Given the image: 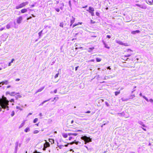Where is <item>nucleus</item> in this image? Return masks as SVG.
Segmentation results:
<instances>
[{
	"label": "nucleus",
	"instance_id": "obj_37",
	"mask_svg": "<svg viewBox=\"0 0 153 153\" xmlns=\"http://www.w3.org/2000/svg\"><path fill=\"white\" fill-rule=\"evenodd\" d=\"M120 91H116L115 92V95L116 96H117V95H118V94H120Z\"/></svg>",
	"mask_w": 153,
	"mask_h": 153
},
{
	"label": "nucleus",
	"instance_id": "obj_11",
	"mask_svg": "<svg viewBox=\"0 0 153 153\" xmlns=\"http://www.w3.org/2000/svg\"><path fill=\"white\" fill-rule=\"evenodd\" d=\"M45 87V86H43L41 88H40L37 91H36V93L39 92H41L44 89V88Z\"/></svg>",
	"mask_w": 153,
	"mask_h": 153
},
{
	"label": "nucleus",
	"instance_id": "obj_43",
	"mask_svg": "<svg viewBox=\"0 0 153 153\" xmlns=\"http://www.w3.org/2000/svg\"><path fill=\"white\" fill-rule=\"evenodd\" d=\"M39 132V131L37 130H35L34 131V134H37L38 133V132Z\"/></svg>",
	"mask_w": 153,
	"mask_h": 153
},
{
	"label": "nucleus",
	"instance_id": "obj_20",
	"mask_svg": "<svg viewBox=\"0 0 153 153\" xmlns=\"http://www.w3.org/2000/svg\"><path fill=\"white\" fill-rule=\"evenodd\" d=\"M72 19H71L70 21V23L71 24H73V23L75 22V18H74L73 16H72Z\"/></svg>",
	"mask_w": 153,
	"mask_h": 153
},
{
	"label": "nucleus",
	"instance_id": "obj_45",
	"mask_svg": "<svg viewBox=\"0 0 153 153\" xmlns=\"http://www.w3.org/2000/svg\"><path fill=\"white\" fill-rule=\"evenodd\" d=\"M59 74V73H58L57 74H56V75L54 76L55 78H56L58 77Z\"/></svg>",
	"mask_w": 153,
	"mask_h": 153
},
{
	"label": "nucleus",
	"instance_id": "obj_2",
	"mask_svg": "<svg viewBox=\"0 0 153 153\" xmlns=\"http://www.w3.org/2000/svg\"><path fill=\"white\" fill-rule=\"evenodd\" d=\"M81 139L84 140L85 142V144H86L92 141L90 137H88L86 136L81 137Z\"/></svg>",
	"mask_w": 153,
	"mask_h": 153
},
{
	"label": "nucleus",
	"instance_id": "obj_48",
	"mask_svg": "<svg viewBox=\"0 0 153 153\" xmlns=\"http://www.w3.org/2000/svg\"><path fill=\"white\" fill-rule=\"evenodd\" d=\"M149 102H151V103H153V100L152 99H149Z\"/></svg>",
	"mask_w": 153,
	"mask_h": 153
},
{
	"label": "nucleus",
	"instance_id": "obj_52",
	"mask_svg": "<svg viewBox=\"0 0 153 153\" xmlns=\"http://www.w3.org/2000/svg\"><path fill=\"white\" fill-rule=\"evenodd\" d=\"M77 134L76 133H72V135H74V136H76L77 135Z\"/></svg>",
	"mask_w": 153,
	"mask_h": 153
},
{
	"label": "nucleus",
	"instance_id": "obj_36",
	"mask_svg": "<svg viewBox=\"0 0 153 153\" xmlns=\"http://www.w3.org/2000/svg\"><path fill=\"white\" fill-rule=\"evenodd\" d=\"M38 120V119L37 118H35L33 121V122L34 123H36Z\"/></svg>",
	"mask_w": 153,
	"mask_h": 153
},
{
	"label": "nucleus",
	"instance_id": "obj_17",
	"mask_svg": "<svg viewBox=\"0 0 153 153\" xmlns=\"http://www.w3.org/2000/svg\"><path fill=\"white\" fill-rule=\"evenodd\" d=\"M51 99H49L48 100H45L44 101H43L42 102L40 105H39L40 106H42L43 105V104L45 102H48V101H49V100H50Z\"/></svg>",
	"mask_w": 153,
	"mask_h": 153
},
{
	"label": "nucleus",
	"instance_id": "obj_13",
	"mask_svg": "<svg viewBox=\"0 0 153 153\" xmlns=\"http://www.w3.org/2000/svg\"><path fill=\"white\" fill-rule=\"evenodd\" d=\"M50 146V144L48 142H46L44 145V147H45V148H47L48 147Z\"/></svg>",
	"mask_w": 153,
	"mask_h": 153
},
{
	"label": "nucleus",
	"instance_id": "obj_47",
	"mask_svg": "<svg viewBox=\"0 0 153 153\" xmlns=\"http://www.w3.org/2000/svg\"><path fill=\"white\" fill-rule=\"evenodd\" d=\"M16 109H19V110H22V109L21 108H20L18 106H17L16 107Z\"/></svg>",
	"mask_w": 153,
	"mask_h": 153
},
{
	"label": "nucleus",
	"instance_id": "obj_64",
	"mask_svg": "<svg viewBox=\"0 0 153 153\" xmlns=\"http://www.w3.org/2000/svg\"><path fill=\"white\" fill-rule=\"evenodd\" d=\"M72 138V137H70L69 138V140H71V139Z\"/></svg>",
	"mask_w": 153,
	"mask_h": 153
},
{
	"label": "nucleus",
	"instance_id": "obj_55",
	"mask_svg": "<svg viewBox=\"0 0 153 153\" xmlns=\"http://www.w3.org/2000/svg\"><path fill=\"white\" fill-rule=\"evenodd\" d=\"M5 28V27H1L0 29V31H2Z\"/></svg>",
	"mask_w": 153,
	"mask_h": 153
},
{
	"label": "nucleus",
	"instance_id": "obj_15",
	"mask_svg": "<svg viewBox=\"0 0 153 153\" xmlns=\"http://www.w3.org/2000/svg\"><path fill=\"white\" fill-rule=\"evenodd\" d=\"M102 42L104 45L105 47V48L107 49H109L110 48V47L109 46H108V45L106 44L103 41H102Z\"/></svg>",
	"mask_w": 153,
	"mask_h": 153
},
{
	"label": "nucleus",
	"instance_id": "obj_7",
	"mask_svg": "<svg viewBox=\"0 0 153 153\" xmlns=\"http://www.w3.org/2000/svg\"><path fill=\"white\" fill-rule=\"evenodd\" d=\"M13 22H10L8 24L6 25V28L7 29H10L13 25Z\"/></svg>",
	"mask_w": 153,
	"mask_h": 153
},
{
	"label": "nucleus",
	"instance_id": "obj_42",
	"mask_svg": "<svg viewBox=\"0 0 153 153\" xmlns=\"http://www.w3.org/2000/svg\"><path fill=\"white\" fill-rule=\"evenodd\" d=\"M59 26L60 27H63V23H60Z\"/></svg>",
	"mask_w": 153,
	"mask_h": 153
},
{
	"label": "nucleus",
	"instance_id": "obj_34",
	"mask_svg": "<svg viewBox=\"0 0 153 153\" xmlns=\"http://www.w3.org/2000/svg\"><path fill=\"white\" fill-rule=\"evenodd\" d=\"M42 30H41L40 32L38 34L39 37H40L41 36V34L42 33Z\"/></svg>",
	"mask_w": 153,
	"mask_h": 153
},
{
	"label": "nucleus",
	"instance_id": "obj_9",
	"mask_svg": "<svg viewBox=\"0 0 153 153\" xmlns=\"http://www.w3.org/2000/svg\"><path fill=\"white\" fill-rule=\"evenodd\" d=\"M8 83V82L7 80H5L1 82V85H3L4 84L7 85Z\"/></svg>",
	"mask_w": 153,
	"mask_h": 153
},
{
	"label": "nucleus",
	"instance_id": "obj_32",
	"mask_svg": "<svg viewBox=\"0 0 153 153\" xmlns=\"http://www.w3.org/2000/svg\"><path fill=\"white\" fill-rule=\"evenodd\" d=\"M15 94V92H10V95L11 96H14V94Z\"/></svg>",
	"mask_w": 153,
	"mask_h": 153
},
{
	"label": "nucleus",
	"instance_id": "obj_27",
	"mask_svg": "<svg viewBox=\"0 0 153 153\" xmlns=\"http://www.w3.org/2000/svg\"><path fill=\"white\" fill-rule=\"evenodd\" d=\"M94 49V47H92V48H89L88 50V52H91L92 50Z\"/></svg>",
	"mask_w": 153,
	"mask_h": 153
},
{
	"label": "nucleus",
	"instance_id": "obj_25",
	"mask_svg": "<svg viewBox=\"0 0 153 153\" xmlns=\"http://www.w3.org/2000/svg\"><path fill=\"white\" fill-rule=\"evenodd\" d=\"M112 78L111 76H105L104 78V79H108Z\"/></svg>",
	"mask_w": 153,
	"mask_h": 153
},
{
	"label": "nucleus",
	"instance_id": "obj_19",
	"mask_svg": "<svg viewBox=\"0 0 153 153\" xmlns=\"http://www.w3.org/2000/svg\"><path fill=\"white\" fill-rule=\"evenodd\" d=\"M27 11V10L26 9H23L21 10V12L23 13L26 12Z\"/></svg>",
	"mask_w": 153,
	"mask_h": 153
},
{
	"label": "nucleus",
	"instance_id": "obj_24",
	"mask_svg": "<svg viewBox=\"0 0 153 153\" xmlns=\"http://www.w3.org/2000/svg\"><path fill=\"white\" fill-rule=\"evenodd\" d=\"M148 2H149V4H153V0H148Z\"/></svg>",
	"mask_w": 153,
	"mask_h": 153
},
{
	"label": "nucleus",
	"instance_id": "obj_62",
	"mask_svg": "<svg viewBox=\"0 0 153 153\" xmlns=\"http://www.w3.org/2000/svg\"><path fill=\"white\" fill-rule=\"evenodd\" d=\"M91 111H88L85 112V113H90Z\"/></svg>",
	"mask_w": 153,
	"mask_h": 153
},
{
	"label": "nucleus",
	"instance_id": "obj_56",
	"mask_svg": "<svg viewBox=\"0 0 153 153\" xmlns=\"http://www.w3.org/2000/svg\"><path fill=\"white\" fill-rule=\"evenodd\" d=\"M136 5L139 7H140V8L142 5H140V4H136Z\"/></svg>",
	"mask_w": 153,
	"mask_h": 153
},
{
	"label": "nucleus",
	"instance_id": "obj_35",
	"mask_svg": "<svg viewBox=\"0 0 153 153\" xmlns=\"http://www.w3.org/2000/svg\"><path fill=\"white\" fill-rule=\"evenodd\" d=\"M96 59L97 62H100L101 61V59L99 58H97Z\"/></svg>",
	"mask_w": 153,
	"mask_h": 153
},
{
	"label": "nucleus",
	"instance_id": "obj_60",
	"mask_svg": "<svg viewBox=\"0 0 153 153\" xmlns=\"http://www.w3.org/2000/svg\"><path fill=\"white\" fill-rule=\"evenodd\" d=\"M10 92H8V91H7L6 92V95H7V94H9L10 95Z\"/></svg>",
	"mask_w": 153,
	"mask_h": 153
},
{
	"label": "nucleus",
	"instance_id": "obj_1",
	"mask_svg": "<svg viewBox=\"0 0 153 153\" xmlns=\"http://www.w3.org/2000/svg\"><path fill=\"white\" fill-rule=\"evenodd\" d=\"M9 101L7 100L6 97L4 96H2V98L0 99V105L2 108L6 109L7 110H9Z\"/></svg>",
	"mask_w": 153,
	"mask_h": 153
},
{
	"label": "nucleus",
	"instance_id": "obj_23",
	"mask_svg": "<svg viewBox=\"0 0 153 153\" xmlns=\"http://www.w3.org/2000/svg\"><path fill=\"white\" fill-rule=\"evenodd\" d=\"M62 135L65 138H66L68 136V134H67L66 133H64L62 134Z\"/></svg>",
	"mask_w": 153,
	"mask_h": 153
},
{
	"label": "nucleus",
	"instance_id": "obj_39",
	"mask_svg": "<svg viewBox=\"0 0 153 153\" xmlns=\"http://www.w3.org/2000/svg\"><path fill=\"white\" fill-rule=\"evenodd\" d=\"M17 147H18V143H16V146L15 148V152H17Z\"/></svg>",
	"mask_w": 153,
	"mask_h": 153
},
{
	"label": "nucleus",
	"instance_id": "obj_18",
	"mask_svg": "<svg viewBox=\"0 0 153 153\" xmlns=\"http://www.w3.org/2000/svg\"><path fill=\"white\" fill-rule=\"evenodd\" d=\"M125 52L128 53V54H130V53H131L132 54L131 52H132V51L130 49H128L125 51Z\"/></svg>",
	"mask_w": 153,
	"mask_h": 153
},
{
	"label": "nucleus",
	"instance_id": "obj_16",
	"mask_svg": "<svg viewBox=\"0 0 153 153\" xmlns=\"http://www.w3.org/2000/svg\"><path fill=\"white\" fill-rule=\"evenodd\" d=\"M51 99H49L48 100H45L44 101H43L42 102L40 105H39L40 106H42L43 105V104L45 102H48V101H49V100H50Z\"/></svg>",
	"mask_w": 153,
	"mask_h": 153
},
{
	"label": "nucleus",
	"instance_id": "obj_57",
	"mask_svg": "<svg viewBox=\"0 0 153 153\" xmlns=\"http://www.w3.org/2000/svg\"><path fill=\"white\" fill-rule=\"evenodd\" d=\"M79 143H81L79 142V141H76V142L75 144H76V145H78Z\"/></svg>",
	"mask_w": 153,
	"mask_h": 153
},
{
	"label": "nucleus",
	"instance_id": "obj_40",
	"mask_svg": "<svg viewBox=\"0 0 153 153\" xmlns=\"http://www.w3.org/2000/svg\"><path fill=\"white\" fill-rule=\"evenodd\" d=\"M121 100L123 101H127V99H125L124 98H122L121 99Z\"/></svg>",
	"mask_w": 153,
	"mask_h": 153
},
{
	"label": "nucleus",
	"instance_id": "obj_53",
	"mask_svg": "<svg viewBox=\"0 0 153 153\" xmlns=\"http://www.w3.org/2000/svg\"><path fill=\"white\" fill-rule=\"evenodd\" d=\"M78 25V24H74L73 25V28H74V27H75L76 26Z\"/></svg>",
	"mask_w": 153,
	"mask_h": 153
},
{
	"label": "nucleus",
	"instance_id": "obj_49",
	"mask_svg": "<svg viewBox=\"0 0 153 153\" xmlns=\"http://www.w3.org/2000/svg\"><path fill=\"white\" fill-rule=\"evenodd\" d=\"M68 3H69V6L70 7H71V1H69Z\"/></svg>",
	"mask_w": 153,
	"mask_h": 153
},
{
	"label": "nucleus",
	"instance_id": "obj_54",
	"mask_svg": "<svg viewBox=\"0 0 153 153\" xmlns=\"http://www.w3.org/2000/svg\"><path fill=\"white\" fill-rule=\"evenodd\" d=\"M90 13L91 14V15L92 16H94V14L93 12H91V13Z\"/></svg>",
	"mask_w": 153,
	"mask_h": 153
},
{
	"label": "nucleus",
	"instance_id": "obj_4",
	"mask_svg": "<svg viewBox=\"0 0 153 153\" xmlns=\"http://www.w3.org/2000/svg\"><path fill=\"white\" fill-rule=\"evenodd\" d=\"M22 19V17L21 16H20L19 17L17 18L16 19L17 23L18 24L21 23Z\"/></svg>",
	"mask_w": 153,
	"mask_h": 153
},
{
	"label": "nucleus",
	"instance_id": "obj_10",
	"mask_svg": "<svg viewBox=\"0 0 153 153\" xmlns=\"http://www.w3.org/2000/svg\"><path fill=\"white\" fill-rule=\"evenodd\" d=\"M68 144H65L64 145H59L58 146L59 148L60 149H62L63 148V147L64 146L67 147L68 146Z\"/></svg>",
	"mask_w": 153,
	"mask_h": 153
},
{
	"label": "nucleus",
	"instance_id": "obj_29",
	"mask_svg": "<svg viewBox=\"0 0 153 153\" xmlns=\"http://www.w3.org/2000/svg\"><path fill=\"white\" fill-rule=\"evenodd\" d=\"M49 141L50 142L52 143H54V140L53 139H49Z\"/></svg>",
	"mask_w": 153,
	"mask_h": 153
},
{
	"label": "nucleus",
	"instance_id": "obj_5",
	"mask_svg": "<svg viewBox=\"0 0 153 153\" xmlns=\"http://www.w3.org/2000/svg\"><path fill=\"white\" fill-rule=\"evenodd\" d=\"M132 54L131 53H130V54H127L126 55H125L124 56H123L122 57V59H123L124 60L125 59V60H127V59H128V58H127L126 59V57H128L131 56Z\"/></svg>",
	"mask_w": 153,
	"mask_h": 153
},
{
	"label": "nucleus",
	"instance_id": "obj_33",
	"mask_svg": "<svg viewBox=\"0 0 153 153\" xmlns=\"http://www.w3.org/2000/svg\"><path fill=\"white\" fill-rule=\"evenodd\" d=\"M143 98H144L145 100H146L147 102H149V100L145 96H143Z\"/></svg>",
	"mask_w": 153,
	"mask_h": 153
},
{
	"label": "nucleus",
	"instance_id": "obj_12",
	"mask_svg": "<svg viewBox=\"0 0 153 153\" xmlns=\"http://www.w3.org/2000/svg\"><path fill=\"white\" fill-rule=\"evenodd\" d=\"M140 32V31L139 30H136L135 31H133L131 32V33L133 34H135L137 33H139Z\"/></svg>",
	"mask_w": 153,
	"mask_h": 153
},
{
	"label": "nucleus",
	"instance_id": "obj_21",
	"mask_svg": "<svg viewBox=\"0 0 153 153\" xmlns=\"http://www.w3.org/2000/svg\"><path fill=\"white\" fill-rule=\"evenodd\" d=\"M25 123V121H24L20 125L19 127V128H22L24 125Z\"/></svg>",
	"mask_w": 153,
	"mask_h": 153
},
{
	"label": "nucleus",
	"instance_id": "obj_14",
	"mask_svg": "<svg viewBox=\"0 0 153 153\" xmlns=\"http://www.w3.org/2000/svg\"><path fill=\"white\" fill-rule=\"evenodd\" d=\"M138 123L144 127H146L145 125L143 124V122L141 121H138Z\"/></svg>",
	"mask_w": 153,
	"mask_h": 153
},
{
	"label": "nucleus",
	"instance_id": "obj_3",
	"mask_svg": "<svg viewBox=\"0 0 153 153\" xmlns=\"http://www.w3.org/2000/svg\"><path fill=\"white\" fill-rule=\"evenodd\" d=\"M28 4V1L22 2V3L19 4L18 5L16 6V8L17 9H18L22 8L26 5H27Z\"/></svg>",
	"mask_w": 153,
	"mask_h": 153
},
{
	"label": "nucleus",
	"instance_id": "obj_63",
	"mask_svg": "<svg viewBox=\"0 0 153 153\" xmlns=\"http://www.w3.org/2000/svg\"><path fill=\"white\" fill-rule=\"evenodd\" d=\"M72 133H68V136H71V135H72Z\"/></svg>",
	"mask_w": 153,
	"mask_h": 153
},
{
	"label": "nucleus",
	"instance_id": "obj_58",
	"mask_svg": "<svg viewBox=\"0 0 153 153\" xmlns=\"http://www.w3.org/2000/svg\"><path fill=\"white\" fill-rule=\"evenodd\" d=\"M107 37L108 38H111V36L110 35H107Z\"/></svg>",
	"mask_w": 153,
	"mask_h": 153
},
{
	"label": "nucleus",
	"instance_id": "obj_6",
	"mask_svg": "<svg viewBox=\"0 0 153 153\" xmlns=\"http://www.w3.org/2000/svg\"><path fill=\"white\" fill-rule=\"evenodd\" d=\"M94 10V9L91 7H89L88 10H86V11H88L90 13L93 12Z\"/></svg>",
	"mask_w": 153,
	"mask_h": 153
},
{
	"label": "nucleus",
	"instance_id": "obj_50",
	"mask_svg": "<svg viewBox=\"0 0 153 153\" xmlns=\"http://www.w3.org/2000/svg\"><path fill=\"white\" fill-rule=\"evenodd\" d=\"M55 10L56 11L58 12H59L60 11L59 9V8H55Z\"/></svg>",
	"mask_w": 153,
	"mask_h": 153
},
{
	"label": "nucleus",
	"instance_id": "obj_41",
	"mask_svg": "<svg viewBox=\"0 0 153 153\" xmlns=\"http://www.w3.org/2000/svg\"><path fill=\"white\" fill-rule=\"evenodd\" d=\"M90 23L91 24H94L95 23V21H93L92 20H91L90 21Z\"/></svg>",
	"mask_w": 153,
	"mask_h": 153
},
{
	"label": "nucleus",
	"instance_id": "obj_22",
	"mask_svg": "<svg viewBox=\"0 0 153 153\" xmlns=\"http://www.w3.org/2000/svg\"><path fill=\"white\" fill-rule=\"evenodd\" d=\"M30 131V128L29 127H27L24 130V131L25 132H27Z\"/></svg>",
	"mask_w": 153,
	"mask_h": 153
},
{
	"label": "nucleus",
	"instance_id": "obj_38",
	"mask_svg": "<svg viewBox=\"0 0 153 153\" xmlns=\"http://www.w3.org/2000/svg\"><path fill=\"white\" fill-rule=\"evenodd\" d=\"M22 97V96L20 95H18L15 97L16 99H17L18 98H20Z\"/></svg>",
	"mask_w": 153,
	"mask_h": 153
},
{
	"label": "nucleus",
	"instance_id": "obj_46",
	"mask_svg": "<svg viewBox=\"0 0 153 153\" xmlns=\"http://www.w3.org/2000/svg\"><path fill=\"white\" fill-rule=\"evenodd\" d=\"M96 15L97 16H100V13H99L98 12H97L96 13Z\"/></svg>",
	"mask_w": 153,
	"mask_h": 153
},
{
	"label": "nucleus",
	"instance_id": "obj_44",
	"mask_svg": "<svg viewBox=\"0 0 153 153\" xmlns=\"http://www.w3.org/2000/svg\"><path fill=\"white\" fill-rule=\"evenodd\" d=\"M14 112L13 111L11 114V115L12 117H13L14 115Z\"/></svg>",
	"mask_w": 153,
	"mask_h": 153
},
{
	"label": "nucleus",
	"instance_id": "obj_30",
	"mask_svg": "<svg viewBox=\"0 0 153 153\" xmlns=\"http://www.w3.org/2000/svg\"><path fill=\"white\" fill-rule=\"evenodd\" d=\"M140 8H142V9H146V8L147 7L145 5H142Z\"/></svg>",
	"mask_w": 153,
	"mask_h": 153
},
{
	"label": "nucleus",
	"instance_id": "obj_31",
	"mask_svg": "<svg viewBox=\"0 0 153 153\" xmlns=\"http://www.w3.org/2000/svg\"><path fill=\"white\" fill-rule=\"evenodd\" d=\"M76 142V140H75L74 141L71 143H68V145H69V144L72 145L74 143L75 144Z\"/></svg>",
	"mask_w": 153,
	"mask_h": 153
},
{
	"label": "nucleus",
	"instance_id": "obj_61",
	"mask_svg": "<svg viewBox=\"0 0 153 153\" xmlns=\"http://www.w3.org/2000/svg\"><path fill=\"white\" fill-rule=\"evenodd\" d=\"M57 89H55L54 91H53V92L54 93H56V92H57Z\"/></svg>",
	"mask_w": 153,
	"mask_h": 153
},
{
	"label": "nucleus",
	"instance_id": "obj_8",
	"mask_svg": "<svg viewBox=\"0 0 153 153\" xmlns=\"http://www.w3.org/2000/svg\"><path fill=\"white\" fill-rule=\"evenodd\" d=\"M117 42L118 44L121 45H124L125 46H127L128 45L127 44L123 43L122 42L120 41H117Z\"/></svg>",
	"mask_w": 153,
	"mask_h": 153
},
{
	"label": "nucleus",
	"instance_id": "obj_28",
	"mask_svg": "<svg viewBox=\"0 0 153 153\" xmlns=\"http://www.w3.org/2000/svg\"><path fill=\"white\" fill-rule=\"evenodd\" d=\"M15 59H12L11 61L9 63L8 66H10L11 65V64L13 62V61H14Z\"/></svg>",
	"mask_w": 153,
	"mask_h": 153
},
{
	"label": "nucleus",
	"instance_id": "obj_59",
	"mask_svg": "<svg viewBox=\"0 0 153 153\" xmlns=\"http://www.w3.org/2000/svg\"><path fill=\"white\" fill-rule=\"evenodd\" d=\"M10 102H14V100L13 99H11L10 100Z\"/></svg>",
	"mask_w": 153,
	"mask_h": 153
},
{
	"label": "nucleus",
	"instance_id": "obj_26",
	"mask_svg": "<svg viewBox=\"0 0 153 153\" xmlns=\"http://www.w3.org/2000/svg\"><path fill=\"white\" fill-rule=\"evenodd\" d=\"M117 114L119 116H123L124 114V112H123L121 113H118Z\"/></svg>",
	"mask_w": 153,
	"mask_h": 153
},
{
	"label": "nucleus",
	"instance_id": "obj_51",
	"mask_svg": "<svg viewBox=\"0 0 153 153\" xmlns=\"http://www.w3.org/2000/svg\"><path fill=\"white\" fill-rule=\"evenodd\" d=\"M105 105L107 106H109V104H108V103L107 102H105Z\"/></svg>",
	"mask_w": 153,
	"mask_h": 153
}]
</instances>
